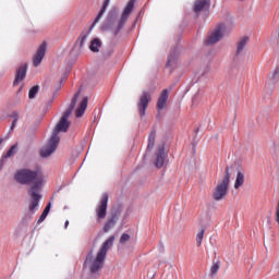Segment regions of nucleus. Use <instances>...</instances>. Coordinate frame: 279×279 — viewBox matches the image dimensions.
Masks as SVG:
<instances>
[{
	"instance_id": "obj_1",
	"label": "nucleus",
	"mask_w": 279,
	"mask_h": 279,
	"mask_svg": "<svg viewBox=\"0 0 279 279\" xmlns=\"http://www.w3.org/2000/svg\"><path fill=\"white\" fill-rule=\"evenodd\" d=\"M14 180L17 184L32 186L28 190V195L31 196V203L28 205V214L23 218V221H29L33 215L38 210V204L43 196L40 195V190L43 189V182L45 177L40 170H32L29 168H22L17 170L14 174Z\"/></svg>"
},
{
	"instance_id": "obj_2",
	"label": "nucleus",
	"mask_w": 279,
	"mask_h": 279,
	"mask_svg": "<svg viewBox=\"0 0 279 279\" xmlns=\"http://www.w3.org/2000/svg\"><path fill=\"white\" fill-rule=\"evenodd\" d=\"M77 97H80V92H77L71 100L69 108L63 112L59 122L54 126V130L48 140L46 146L40 149L41 158H49L51 154H54L58 149V145H60V132L66 133L71 128V121H69L71 114H73V110H75V106L77 104Z\"/></svg>"
},
{
	"instance_id": "obj_3",
	"label": "nucleus",
	"mask_w": 279,
	"mask_h": 279,
	"mask_svg": "<svg viewBox=\"0 0 279 279\" xmlns=\"http://www.w3.org/2000/svg\"><path fill=\"white\" fill-rule=\"evenodd\" d=\"M114 235H110L98 250L96 257H93V248L87 253L84 265L89 269V279H97L101 276V269H104L106 256H108L110 247L114 245Z\"/></svg>"
},
{
	"instance_id": "obj_4",
	"label": "nucleus",
	"mask_w": 279,
	"mask_h": 279,
	"mask_svg": "<svg viewBox=\"0 0 279 279\" xmlns=\"http://www.w3.org/2000/svg\"><path fill=\"white\" fill-rule=\"evenodd\" d=\"M134 9V0H130L124 8L122 15L120 20L117 23V13L109 12L107 19L104 21L100 29L101 32H112L114 38L121 34V29L125 27V23H128V19H130V15L132 14V10ZM114 23L117 25L114 26Z\"/></svg>"
},
{
	"instance_id": "obj_5",
	"label": "nucleus",
	"mask_w": 279,
	"mask_h": 279,
	"mask_svg": "<svg viewBox=\"0 0 279 279\" xmlns=\"http://www.w3.org/2000/svg\"><path fill=\"white\" fill-rule=\"evenodd\" d=\"M230 178H232V174L230 173V168L227 167L222 181L218 183L213 191L214 202H221L222 199H226L228 191H230Z\"/></svg>"
},
{
	"instance_id": "obj_6",
	"label": "nucleus",
	"mask_w": 279,
	"mask_h": 279,
	"mask_svg": "<svg viewBox=\"0 0 279 279\" xmlns=\"http://www.w3.org/2000/svg\"><path fill=\"white\" fill-rule=\"evenodd\" d=\"M109 199H110V196H108V193H104L100 197L98 205L95 208L98 223H101L102 219H106V215H108V201Z\"/></svg>"
},
{
	"instance_id": "obj_7",
	"label": "nucleus",
	"mask_w": 279,
	"mask_h": 279,
	"mask_svg": "<svg viewBox=\"0 0 279 279\" xmlns=\"http://www.w3.org/2000/svg\"><path fill=\"white\" fill-rule=\"evenodd\" d=\"M149 101H151V94H149V92H143L137 102L140 118L143 119V117H145V112L147 111Z\"/></svg>"
},
{
	"instance_id": "obj_8",
	"label": "nucleus",
	"mask_w": 279,
	"mask_h": 279,
	"mask_svg": "<svg viewBox=\"0 0 279 279\" xmlns=\"http://www.w3.org/2000/svg\"><path fill=\"white\" fill-rule=\"evenodd\" d=\"M119 217H121V211L119 210H113L107 218L104 227H102V232L108 233L114 226H117V221H119Z\"/></svg>"
},
{
	"instance_id": "obj_9",
	"label": "nucleus",
	"mask_w": 279,
	"mask_h": 279,
	"mask_svg": "<svg viewBox=\"0 0 279 279\" xmlns=\"http://www.w3.org/2000/svg\"><path fill=\"white\" fill-rule=\"evenodd\" d=\"M223 38V26H217L207 37L206 44L207 45H216Z\"/></svg>"
},
{
	"instance_id": "obj_10",
	"label": "nucleus",
	"mask_w": 279,
	"mask_h": 279,
	"mask_svg": "<svg viewBox=\"0 0 279 279\" xmlns=\"http://www.w3.org/2000/svg\"><path fill=\"white\" fill-rule=\"evenodd\" d=\"M47 53V43L44 41L37 49L35 56L33 57V66L38 68Z\"/></svg>"
},
{
	"instance_id": "obj_11",
	"label": "nucleus",
	"mask_w": 279,
	"mask_h": 279,
	"mask_svg": "<svg viewBox=\"0 0 279 279\" xmlns=\"http://www.w3.org/2000/svg\"><path fill=\"white\" fill-rule=\"evenodd\" d=\"M27 63H23L17 68L15 78L13 81V86H19V84H21V82H23L25 77H27Z\"/></svg>"
},
{
	"instance_id": "obj_12",
	"label": "nucleus",
	"mask_w": 279,
	"mask_h": 279,
	"mask_svg": "<svg viewBox=\"0 0 279 279\" xmlns=\"http://www.w3.org/2000/svg\"><path fill=\"white\" fill-rule=\"evenodd\" d=\"M19 149V144H14L10 147V149L3 154L0 158V170L3 169L5 166V161L8 158H14V155L16 154V150Z\"/></svg>"
},
{
	"instance_id": "obj_13",
	"label": "nucleus",
	"mask_w": 279,
	"mask_h": 279,
	"mask_svg": "<svg viewBox=\"0 0 279 279\" xmlns=\"http://www.w3.org/2000/svg\"><path fill=\"white\" fill-rule=\"evenodd\" d=\"M169 100V89H163L157 101V110H165L167 108V101Z\"/></svg>"
},
{
	"instance_id": "obj_14",
	"label": "nucleus",
	"mask_w": 279,
	"mask_h": 279,
	"mask_svg": "<svg viewBox=\"0 0 279 279\" xmlns=\"http://www.w3.org/2000/svg\"><path fill=\"white\" fill-rule=\"evenodd\" d=\"M155 167L160 169L165 165V145H159L156 151Z\"/></svg>"
},
{
	"instance_id": "obj_15",
	"label": "nucleus",
	"mask_w": 279,
	"mask_h": 279,
	"mask_svg": "<svg viewBox=\"0 0 279 279\" xmlns=\"http://www.w3.org/2000/svg\"><path fill=\"white\" fill-rule=\"evenodd\" d=\"M209 8H210V0H196L194 3L195 14H199V12H204Z\"/></svg>"
},
{
	"instance_id": "obj_16",
	"label": "nucleus",
	"mask_w": 279,
	"mask_h": 279,
	"mask_svg": "<svg viewBox=\"0 0 279 279\" xmlns=\"http://www.w3.org/2000/svg\"><path fill=\"white\" fill-rule=\"evenodd\" d=\"M87 108H88V97L85 96L75 111L76 119L84 117V112H86Z\"/></svg>"
},
{
	"instance_id": "obj_17",
	"label": "nucleus",
	"mask_w": 279,
	"mask_h": 279,
	"mask_svg": "<svg viewBox=\"0 0 279 279\" xmlns=\"http://www.w3.org/2000/svg\"><path fill=\"white\" fill-rule=\"evenodd\" d=\"M247 43H250V37L244 36L239 39L238 45H236V51L235 56L239 57L243 53L245 47H247Z\"/></svg>"
},
{
	"instance_id": "obj_18",
	"label": "nucleus",
	"mask_w": 279,
	"mask_h": 279,
	"mask_svg": "<svg viewBox=\"0 0 279 279\" xmlns=\"http://www.w3.org/2000/svg\"><path fill=\"white\" fill-rule=\"evenodd\" d=\"M155 145H156V129H153L149 133V136H148V144H147V148H146V154L151 151V149H154Z\"/></svg>"
},
{
	"instance_id": "obj_19",
	"label": "nucleus",
	"mask_w": 279,
	"mask_h": 279,
	"mask_svg": "<svg viewBox=\"0 0 279 279\" xmlns=\"http://www.w3.org/2000/svg\"><path fill=\"white\" fill-rule=\"evenodd\" d=\"M90 28L87 33H81V35L78 36V38L76 39L74 46L80 47V50L82 51V49H84V45H86V38H88V34H90Z\"/></svg>"
},
{
	"instance_id": "obj_20",
	"label": "nucleus",
	"mask_w": 279,
	"mask_h": 279,
	"mask_svg": "<svg viewBox=\"0 0 279 279\" xmlns=\"http://www.w3.org/2000/svg\"><path fill=\"white\" fill-rule=\"evenodd\" d=\"M99 47H101V39L94 38L89 46L90 51H93V53H97V52H99Z\"/></svg>"
},
{
	"instance_id": "obj_21",
	"label": "nucleus",
	"mask_w": 279,
	"mask_h": 279,
	"mask_svg": "<svg viewBox=\"0 0 279 279\" xmlns=\"http://www.w3.org/2000/svg\"><path fill=\"white\" fill-rule=\"evenodd\" d=\"M245 182V175L243 172H238L235 183H234V189H241Z\"/></svg>"
},
{
	"instance_id": "obj_22",
	"label": "nucleus",
	"mask_w": 279,
	"mask_h": 279,
	"mask_svg": "<svg viewBox=\"0 0 279 279\" xmlns=\"http://www.w3.org/2000/svg\"><path fill=\"white\" fill-rule=\"evenodd\" d=\"M107 9H108V8H107V7H104V4H102L100 11L98 12L97 16L95 17L93 24L90 25V29H93V27H95V25H97V22H98V21H101L104 14H106V10H107Z\"/></svg>"
},
{
	"instance_id": "obj_23",
	"label": "nucleus",
	"mask_w": 279,
	"mask_h": 279,
	"mask_svg": "<svg viewBox=\"0 0 279 279\" xmlns=\"http://www.w3.org/2000/svg\"><path fill=\"white\" fill-rule=\"evenodd\" d=\"M51 210V203H48L47 206L45 207L44 211L41 213L37 223H43V221H45V219H47V215H49Z\"/></svg>"
},
{
	"instance_id": "obj_24",
	"label": "nucleus",
	"mask_w": 279,
	"mask_h": 279,
	"mask_svg": "<svg viewBox=\"0 0 279 279\" xmlns=\"http://www.w3.org/2000/svg\"><path fill=\"white\" fill-rule=\"evenodd\" d=\"M172 64H175V50L170 51L166 63V68L169 69V66H171Z\"/></svg>"
},
{
	"instance_id": "obj_25",
	"label": "nucleus",
	"mask_w": 279,
	"mask_h": 279,
	"mask_svg": "<svg viewBox=\"0 0 279 279\" xmlns=\"http://www.w3.org/2000/svg\"><path fill=\"white\" fill-rule=\"evenodd\" d=\"M206 233L205 229L198 230L196 234V245L197 247H202V241H204V234Z\"/></svg>"
},
{
	"instance_id": "obj_26",
	"label": "nucleus",
	"mask_w": 279,
	"mask_h": 279,
	"mask_svg": "<svg viewBox=\"0 0 279 279\" xmlns=\"http://www.w3.org/2000/svg\"><path fill=\"white\" fill-rule=\"evenodd\" d=\"M38 90H40V86L38 85L33 86L28 92V98L35 99L36 95H38Z\"/></svg>"
},
{
	"instance_id": "obj_27",
	"label": "nucleus",
	"mask_w": 279,
	"mask_h": 279,
	"mask_svg": "<svg viewBox=\"0 0 279 279\" xmlns=\"http://www.w3.org/2000/svg\"><path fill=\"white\" fill-rule=\"evenodd\" d=\"M219 262H213V265L210 267V276H217V274L219 272Z\"/></svg>"
},
{
	"instance_id": "obj_28",
	"label": "nucleus",
	"mask_w": 279,
	"mask_h": 279,
	"mask_svg": "<svg viewBox=\"0 0 279 279\" xmlns=\"http://www.w3.org/2000/svg\"><path fill=\"white\" fill-rule=\"evenodd\" d=\"M201 101H202V95L197 93L192 98V106H198Z\"/></svg>"
},
{
	"instance_id": "obj_29",
	"label": "nucleus",
	"mask_w": 279,
	"mask_h": 279,
	"mask_svg": "<svg viewBox=\"0 0 279 279\" xmlns=\"http://www.w3.org/2000/svg\"><path fill=\"white\" fill-rule=\"evenodd\" d=\"M128 241H130V234L123 233V234L120 236V244H121V245H125V243H128Z\"/></svg>"
},
{
	"instance_id": "obj_30",
	"label": "nucleus",
	"mask_w": 279,
	"mask_h": 279,
	"mask_svg": "<svg viewBox=\"0 0 279 279\" xmlns=\"http://www.w3.org/2000/svg\"><path fill=\"white\" fill-rule=\"evenodd\" d=\"M10 118L13 119V121H19V112L17 111H13L10 114Z\"/></svg>"
},
{
	"instance_id": "obj_31",
	"label": "nucleus",
	"mask_w": 279,
	"mask_h": 279,
	"mask_svg": "<svg viewBox=\"0 0 279 279\" xmlns=\"http://www.w3.org/2000/svg\"><path fill=\"white\" fill-rule=\"evenodd\" d=\"M16 123H19V120H13L12 121L9 133L14 132V128H16Z\"/></svg>"
},
{
	"instance_id": "obj_32",
	"label": "nucleus",
	"mask_w": 279,
	"mask_h": 279,
	"mask_svg": "<svg viewBox=\"0 0 279 279\" xmlns=\"http://www.w3.org/2000/svg\"><path fill=\"white\" fill-rule=\"evenodd\" d=\"M105 8H108V5H110V0H105L104 4Z\"/></svg>"
},
{
	"instance_id": "obj_33",
	"label": "nucleus",
	"mask_w": 279,
	"mask_h": 279,
	"mask_svg": "<svg viewBox=\"0 0 279 279\" xmlns=\"http://www.w3.org/2000/svg\"><path fill=\"white\" fill-rule=\"evenodd\" d=\"M64 228H65V229L69 228V220H66V221L64 222Z\"/></svg>"
},
{
	"instance_id": "obj_34",
	"label": "nucleus",
	"mask_w": 279,
	"mask_h": 279,
	"mask_svg": "<svg viewBox=\"0 0 279 279\" xmlns=\"http://www.w3.org/2000/svg\"><path fill=\"white\" fill-rule=\"evenodd\" d=\"M22 90H23V87H20L19 93H21Z\"/></svg>"
},
{
	"instance_id": "obj_35",
	"label": "nucleus",
	"mask_w": 279,
	"mask_h": 279,
	"mask_svg": "<svg viewBox=\"0 0 279 279\" xmlns=\"http://www.w3.org/2000/svg\"><path fill=\"white\" fill-rule=\"evenodd\" d=\"M159 117H160V112L157 114V119H159Z\"/></svg>"
},
{
	"instance_id": "obj_36",
	"label": "nucleus",
	"mask_w": 279,
	"mask_h": 279,
	"mask_svg": "<svg viewBox=\"0 0 279 279\" xmlns=\"http://www.w3.org/2000/svg\"><path fill=\"white\" fill-rule=\"evenodd\" d=\"M1 143H3V138L0 140V145H1Z\"/></svg>"
}]
</instances>
